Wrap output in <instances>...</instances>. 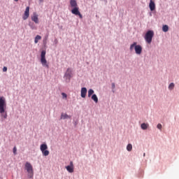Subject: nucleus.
Here are the masks:
<instances>
[{
  "label": "nucleus",
  "instance_id": "nucleus-6",
  "mask_svg": "<svg viewBox=\"0 0 179 179\" xmlns=\"http://www.w3.org/2000/svg\"><path fill=\"white\" fill-rule=\"evenodd\" d=\"M48 146L47 144H41L40 146V150L42 152L43 156H48L50 155V151H48Z\"/></svg>",
  "mask_w": 179,
  "mask_h": 179
},
{
  "label": "nucleus",
  "instance_id": "nucleus-2",
  "mask_svg": "<svg viewBox=\"0 0 179 179\" xmlns=\"http://www.w3.org/2000/svg\"><path fill=\"white\" fill-rule=\"evenodd\" d=\"M135 50L136 54L138 55H141L142 54V46L141 45H136V42L133 43L130 45V51H132V50Z\"/></svg>",
  "mask_w": 179,
  "mask_h": 179
},
{
  "label": "nucleus",
  "instance_id": "nucleus-1",
  "mask_svg": "<svg viewBox=\"0 0 179 179\" xmlns=\"http://www.w3.org/2000/svg\"><path fill=\"white\" fill-rule=\"evenodd\" d=\"M5 106H6V103L5 102V98H3V96H1L0 98V114H1V117H3L4 120H6V118L8 117V114L5 113Z\"/></svg>",
  "mask_w": 179,
  "mask_h": 179
},
{
  "label": "nucleus",
  "instance_id": "nucleus-12",
  "mask_svg": "<svg viewBox=\"0 0 179 179\" xmlns=\"http://www.w3.org/2000/svg\"><path fill=\"white\" fill-rule=\"evenodd\" d=\"M149 8H150L151 12H153V10H155V9H156V4L155 3V1H153V0L150 1Z\"/></svg>",
  "mask_w": 179,
  "mask_h": 179
},
{
  "label": "nucleus",
  "instance_id": "nucleus-10",
  "mask_svg": "<svg viewBox=\"0 0 179 179\" xmlns=\"http://www.w3.org/2000/svg\"><path fill=\"white\" fill-rule=\"evenodd\" d=\"M31 19L32 22H34L36 24H38L39 21H38V15H37L36 13H34L32 16L31 17Z\"/></svg>",
  "mask_w": 179,
  "mask_h": 179
},
{
  "label": "nucleus",
  "instance_id": "nucleus-5",
  "mask_svg": "<svg viewBox=\"0 0 179 179\" xmlns=\"http://www.w3.org/2000/svg\"><path fill=\"white\" fill-rule=\"evenodd\" d=\"M153 36H155V32H153V31L150 30L147 31L144 38L148 44H150L152 43V40H153Z\"/></svg>",
  "mask_w": 179,
  "mask_h": 179
},
{
  "label": "nucleus",
  "instance_id": "nucleus-19",
  "mask_svg": "<svg viewBox=\"0 0 179 179\" xmlns=\"http://www.w3.org/2000/svg\"><path fill=\"white\" fill-rule=\"evenodd\" d=\"M39 40H41V36H39V35H37V36L35 37V40H34L35 44H37V43H38V41H39Z\"/></svg>",
  "mask_w": 179,
  "mask_h": 179
},
{
  "label": "nucleus",
  "instance_id": "nucleus-29",
  "mask_svg": "<svg viewBox=\"0 0 179 179\" xmlns=\"http://www.w3.org/2000/svg\"><path fill=\"white\" fill-rule=\"evenodd\" d=\"M40 1H44V0H40Z\"/></svg>",
  "mask_w": 179,
  "mask_h": 179
},
{
  "label": "nucleus",
  "instance_id": "nucleus-3",
  "mask_svg": "<svg viewBox=\"0 0 179 179\" xmlns=\"http://www.w3.org/2000/svg\"><path fill=\"white\" fill-rule=\"evenodd\" d=\"M45 54H47V52L45 50H42L41 53V64L43 65V66H45V68H50V66L48 65V63H47V59H45Z\"/></svg>",
  "mask_w": 179,
  "mask_h": 179
},
{
  "label": "nucleus",
  "instance_id": "nucleus-11",
  "mask_svg": "<svg viewBox=\"0 0 179 179\" xmlns=\"http://www.w3.org/2000/svg\"><path fill=\"white\" fill-rule=\"evenodd\" d=\"M66 169L69 173H73V162H70V165L66 166Z\"/></svg>",
  "mask_w": 179,
  "mask_h": 179
},
{
  "label": "nucleus",
  "instance_id": "nucleus-20",
  "mask_svg": "<svg viewBox=\"0 0 179 179\" xmlns=\"http://www.w3.org/2000/svg\"><path fill=\"white\" fill-rule=\"evenodd\" d=\"M94 94V90L92 89L89 90L88 91V97H92V95Z\"/></svg>",
  "mask_w": 179,
  "mask_h": 179
},
{
  "label": "nucleus",
  "instance_id": "nucleus-28",
  "mask_svg": "<svg viewBox=\"0 0 179 179\" xmlns=\"http://www.w3.org/2000/svg\"><path fill=\"white\" fill-rule=\"evenodd\" d=\"M15 1V2H17L19 0H14Z\"/></svg>",
  "mask_w": 179,
  "mask_h": 179
},
{
  "label": "nucleus",
  "instance_id": "nucleus-7",
  "mask_svg": "<svg viewBox=\"0 0 179 179\" xmlns=\"http://www.w3.org/2000/svg\"><path fill=\"white\" fill-rule=\"evenodd\" d=\"M71 13H73V15H75L76 16H79L80 19L83 18V16L80 13V11H79V7H74L71 10Z\"/></svg>",
  "mask_w": 179,
  "mask_h": 179
},
{
  "label": "nucleus",
  "instance_id": "nucleus-18",
  "mask_svg": "<svg viewBox=\"0 0 179 179\" xmlns=\"http://www.w3.org/2000/svg\"><path fill=\"white\" fill-rule=\"evenodd\" d=\"M162 31H164V33H167V31H169V25H164L162 27Z\"/></svg>",
  "mask_w": 179,
  "mask_h": 179
},
{
  "label": "nucleus",
  "instance_id": "nucleus-23",
  "mask_svg": "<svg viewBox=\"0 0 179 179\" xmlns=\"http://www.w3.org/2000/svg\"><path fill=\"white\" fill-rule=\"evenodd\" d=\"M13 152L14 155H17V149L16 148V147L13 148Z\"/></svg>",
  "mask_w": 179,
  "mask_h": 179
},
{
  "label": "nucleus",
  "instance_id": "nucleus-30",
  "mask_svg": "<svg viewBox=\"0 0 179 179\" xmlns=\"http://www.w3.org/2000/svg\"><path fill=\"white\" fill-rule=\"evenodd\" d=\"M143 156H145V153H144Z\"/></svg>",
  "mask_w": 179,
  "mask_h": 179
},
{
  "label": "nucleus",
  "instance_id": "nucleus-26",
  "mask_svg": "<svg viewBox=\"0 0 179 179\" xmlns=\"http://www.w3.org/2000/svg\"><path fill=\"white\" fill-rule=\"evenodd\" d=\"M7 71H8V67L4 66V67L3 68V72H6Z\"/></svg>",
  "mask_w": 179,
  "mask_h": 179
},
{
  "label": "nucleus",
  "instance_id": "nucleus-22",
  "mask_svg": "<svg viewBox=\"0 0 179 179\" xmlns=\"http://www.w3.org/2000/svg\"><path fill=\"white\" fill-rule=\"evenodd\" d=\"M169 90H173V89H174V83H171L169 85Z\"/></svg>",
  "mask_w": 179,
  "mask_h": 179
},
{
  "label": "nucleus",
  "instance_id": "nucleus-15",
  "mask_svg": "<svg viewBox=\"0 0 179 179\" xmlns=\"http://www.w3.org/2000/svg\"><path fill=\"white\" fill-rule=\"evenodd\" d=\"M68 118H71V116L66 113H62L61 120H68Z\"/></svg>",
  "mask_w": 179,
  "mask_h": 179
},
{
  "label": "nucleus",
  "instance_id": "nucleus-21",
  "mask_svg": "<svg viewBox=\"0 0 179 179\" xmlns=\"http://www.w3.org/2000/svg\"><path fill=\"white\" fill-rule=\"evenodd\" d=\"M127 150H128V152H131L132 150V144H128L127 145Z\"/></svg>",
  "mask_w": 179,
  "mask_h": 179
},
{
  "label": "nucleus",
  "instance_id": "nucleus-8",
  "mask_svg": "<svg viewBox=\"0 0 179 179\" xmlns=\"http://www.w3.org/2000/svg\"><path fill=\"white\" fill-rule=\"evenodd\" d=\"M29 16H30V7L27 6L26 8V10L24 11V15L22 17V19L24 20H27V19L29 18Z\"/></svg>",
  "mask_w": 179,
  "mask_h": 179
},
{
  "label": "nucleus",
  "instance_id": "nucleus-24",
  "mask_svg": "<svg viewBox=\"0 0 179 179\" xmlns=\"http://www.w3.org/2000/svg\"><path fill=\"white\" fill-rule=\"evenodd\" d=\"M62 96L63 99H66V97H68V95H66V94H65L64 92L62 93Z\"/></svg>",
  "mask_w": 179,
  "mask_h": 179
},
{
  "label": "nucleus",
  "instance_id": "nucleus-9",
  "mask_svg": "<svg viewBox=\"0 0 179 179\" xmlns=\"http://www.w3.org/2000/svg\"><path fill=\"white\" fill-rule=\"evenodd\" d=\"M64 76L66 77V79L71 80V78H72V70L69 68L67 69Z\"/></svg>",
  "mask_w": 179,
  "mask_h": 179
},
{
  "label": "nucleus",
  "instance_id": "nucleus-16",
  "mask_svg": "<svg viewBox=\"0 0 179 179\" xmlns=\"http://www.w3.org/2000/svg\"><path fill=\"white\" fill-rule=\"evenodd\" d=\"M141 129H143V130L147 129L148 128H149V124L142 123L141 124Z\"/></svg>",
  "mask_w": 179,
  "mask_h": 179
},
{
  "label": "nucleus",
  "instance_id": "nucleus-25",
  "mask_svg": "<svg viewBox=\"0 0 179 179\" xmlns=\"http://www.w3.org/2000/svg\"><path fill=\"white\" fill-rule=\"evenodd\" d=\"M157 128H158V129H162V124H158L157 126Z\"/></svg>",
  "mask_w": 179,
  "mask_h": 179
},
{
  "label": "nucleus",
  "instance_id": "nucleus-13",
  "mask_svg": "<svg viewBox=\"0 0 179 179\" xmlns=\"http://www.w3.org/2000/svg\"><path fill=\"white\" fill-rule=\"evenodd\" d=\"M86 94H87V89L86 87L81 88V97L85 99L86 97Z\"/></svg>",
  "mask_w": 179,
  "mask_h": 179
},
{
  "label": "nucleus",
  "instance_id": "nucleus-14",
  "mask_svg": "<svg viewBox=\"0 0 179 179\" xmlns=\"http://www.w3.org/2000/svg\"><path fill=\"white\" fill-rule=\"evenodd\" d=\"M70 5H71V8H77L78 7V3L76 2V0H71Z\"/></svg>",
  "mask_w": 179,
  "mask_h": 179
},
{
  "label": "nucleus",
  "instance_id": "nucleus-4",
  "mask_svg": "<svg viewBox=\"0 0 179 179\" xmlns=\"http://www.w3.org/2000/svg\"><path fill=\"white\" fill-rule=\"evenodd\" d=\"M25 170H27L28 173L29 178H32L33 176H34V171H33V166H31V164L26 162Z\"/></svg>",
  "mask_w": 179,
  "mask_h": 179
},
{
  "label": "nucleus",
  "instance_id": "nucleus-27",
  "mask_svg": "<svg viewBox=\"0 0 179 179\" xmlns=\"http://www.w3.org/2000/svg\"><path fill=\"white\" fill-rule=\"evenodd\" d=\"M112 87L113 89H115V83H112Z\"/></svg>",
  "mask_w": 179,
  "mask_h": 179
},
{
  "label": "nucleus",
  "instance_id": "nucleus-17",
  "mask_svg": "<svg viewBox=\"0 0 179 179\" xmlns=\"http://www.w3.org/2000/svg\"><path fill=\"white\" fill-rule=\"evenodd\" d=\"M92 100H93L94 103H99V98H97V95L96 94L92 96Z\"/></svg>",
  "mask_w": 179,
  "mask_h": 179
}]
</instances>
